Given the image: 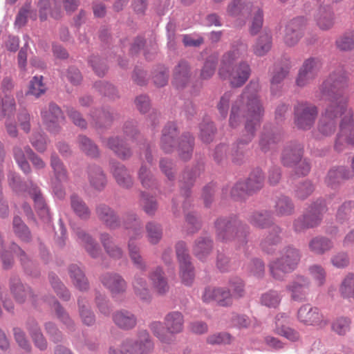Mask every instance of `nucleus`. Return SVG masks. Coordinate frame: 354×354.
Returning <instances> with one entry per match:
<instances>
[{
    "label": "nucleus",
    "instance_id": "f257e3e1",
    "mask_svg": "<svg viewBox=\"0 0 354 354\" xmlns=\"http://www.w3.org/2000/svg\"><path fill=\"white\" fill-rule=\"evenodd\" d=\"M347 85L346 76L341 71L332 73L320 88V99L327 101L328 105L320 118L318 129L323 135H330L336 129L337 118H341L340 132L335 143L337 151H342L339 143L344 140L343 133L354 124L353 111L348 107V97L344 92Z\"/></svg>",
    "mask_w": 354,
    "mask_h": 354
},
{
    "label": "nucleus",
    "instance_id": "f03ea898",
    "mask_svg": "<svg viewBox=\"0 0 354 354\" xmlns=\"http://www.w3.org/2000/svg\"><path fill=\"white\" fill-rule=\"evenodd\" d=\"M259 84L251 82L232 106L230 116V125L232 127H236L242 118L245 120V133L239 144L250 142L260 126L264 110L259 99Z\"/></svg>",
    "mask_w": 354,
    "mask_h": 354
},
{
    "label": "nucleus",
    "instance_id": "7ed1b4c3",
    "mask_svg": "<svg viewBox=\"0 0 354 354\" xmlns=\"http://www.w3.org/2000/svg\"><path fill=\"white\" fill-rule=\"evenodd\" d=\"M246 51L247 46L241 43L223 57L219 75L223 79H229L233 87L241 86L250 77V68L246 62L233 66L234 62L243 56Z\"/></svg>",
    "mask_w": 354,
    "mask_h": 354
},
{
    "label": "nucleus",
    "instance_id": "20e7f679",
    "mask_svg": "<svg viewBox=\"0 0 354 354\" xmlns=\"http://www.w3.org/2000/svg\"><path fill=\"white\" fill-rule=\"evenodd\" d=\"M164 323L165 327L160 322H153L149 328L153 334L164 343H169L173 340V335L182 332L184 318L181 313L172 311L166 315Z\"/></svg>",
    "mask_w": 354,
    "mask_h": 354
},
{
    "label": "nucleus",
    "instance_id": "39448f33",
    "mask_svg": "<svg viewBox=\"0 0 354 354\" xmlns=\"http://www.w3.org/2000/svg\"><path fill=\"white\" fill-rule=\"evenodd\" d=\"M299 250L292 246H287L280 252V257L270 261V272L272 276L278 280H282L286 274L293 271L300 261Z\"/></svg>",
    "mask_w": 354,
    "mask_h": 354
},
{
    "label": "nucleus",
    "instance_id": "423d86ee",
    "mask_svg": "<svg viewBox=\"0 0 354 354\" xmlns=\"http://www.w3.org/2000/svg\"><path fill=\"white\" fill-rule=\"evenodd\" d=\"M124 225L129 230L128 249L131 260L138 269L145 270L146 264L140 254V248L136 243V240L142 236V224L136 215L129 214L126 218Z\"/></svg>",
    "mask_w": 354,
    "mask_h": 354
},
{
    "label": "nucleus",
    "instance_id": "0eeeda50",
    "mask_svg": "<svg viewBox=\"0 0 354 354\" xmlns=\"http://www.w3.org/2000/svg\"><path fill=\"white\" fill-rule=\"evenodd\" d=\"M217 239L221 241H234L243 243L245 241L247 230L245 225L236 218L218 219L216 222Z\"/></svg>",
    "mask_w": 354,
    "mask_h": 354
},
{
    "label": "nucleus",
    "instance_id": "6e6552de",
    "mask_svg": "<svg viewBox=\"0 0 354 354\" xmlns=\"http://www.w3.org/2000/svg\"><path fill=\"white\" fill-rule=\"evenodd\" d=\"M264 175L261 169L257 168L250 174L245 182H239L232 189L231 194L234 198H242L248 194L259 190L263 185Z\"/></svg>",
    "mask_w": 354,
    "mask_h": 354
},
{
    "label": "nucleus",
    "instance_id": "1a4fd4ad",
    "mask_svg": "<svg viewBox=\"0 0 354 354\" xmlns=\"http://www.w3.org/2000/svg\"><path fill=\"white\" fill-rule=\"evenodd\" d=\"M325 205L322 201L317 202L310 207L306 214L298 218L294 223V228L300 232L317 225L322 220V215L325 212Z\"/></svg>",
    "mask_w": 354,
    "mask_h": 354
},
{
    "label": "nucleus",
    "instance_id": "9d476101",
    "mask_svg": "<svg viewBox=\"0 0 354 354\" xmlns=\"http://www.w3.org/2000/svg\"><path fill=\"white\" fill-rule=\"evenodd\" d=\"M295 122L299 129H308L315 122L317 115V107L307 102L299 103L295 108Z\"/></svg>",
    "mask_w": 354,
    "mask_h": 354
},
{
    "label": "nucleus",
    "instance_id": "9b49d317",
    "mask_svg": "<svg viewBox=\"0 0 354 354\" xmlns=\"http://www.w3.org/2000/svg\"><path fill=\"white\" fill-rule=\"evenodd\" d=\"M320 67L321 62L317 58L306 59L299 70L296 84L299 87H304L313 82L317 77Z\"/></svg>",
    "mask_w": 354,
    "mask_h": 354
},
{
    "label": "nucleus",
    "instance_id": "f8f14e48",
    "mask_svg": "<svg viewBox=\"0 0 354 354\" xmlns=\"http://www.w3.org/2000/svg\"><path fill=\"white\" fill-rule=\"evenodd\" d=\"M201 299L205 303L215 301L221 306H230L233 301L230 289L225 287L208 286L204 289Z\"/></svg>",
    "mask_w": 354,
    "mask_h": 354
},
{
    "label": "nucleus",
    "instance_id": "ddd939ff",
    "mask_svg": "<svg viewBox=\"0 0 354 354\" xmlns=\"http://www.w3.org/2000/svg\"><path fill=\"white\" fill-rule=\"evenodd\" d=\"M298 319L306 325L324 326L326 321L317 308L313 307L310 304L303 305L297 313Z\"/></svg>",
    "mask_w": 354,
    "mask_h": 354
},
{
    "label": "nucleus",
    "instance_id": "4468645a",
    "mask_svg": "<svg viewBox=\"0 0 354 354\" xmlns=\"http://www.w3.org/2000/svg\"><path fill=\"white\" fill-rule=\"evenodd\" d=\"M306 20L299 17L290 21L286 27L284 42L289 46H295L304 35Z\"/></svg>",
    "mask_w": 354,
    "mask_h": 354
},
{
    "label": "nucleus",
    "instance_id": "2eb2a0df",
    "mask_svg": "<svg viewBox=\"0 0 354 354\" xmlns=\"http://www.w3.org/2000/svg\"><path fill=\"white\" fill-rule=\"evenodd\" d=\"M286 289L293 300L303 301L309 292V281L306 278L298 276L286 286Z\"/></svg>",
    "mask_w": 354,
    "mask_h": 354
},
{
    "label": "nucleus",
    "instance_id": "dca6fc26",
    "mask_svg": "<svg viewBox=\"0 0 354 354\" xmlns=\"http://www.w3.org/2000/svg\"><path fill=\"white\" fill-rule=\"evenodd\" d=\"M317 26L322 30L330 29L335 24V17L330 6H320L314 15Z\"/></svg>",
    "mask_w": 354,
    "mask_h": 354
},
{
    "label": "nucleus",
    "instance_id": "f3484780",
    "mask_svg": "<svg viewBox=\"0 0 354 354\" xmlns=\"http://www.w3.org/2000/svg\"><path fill=\"white\" fill-rule=\"evenodd\" d=\"M41 117L51 131H56L58 124L64 120L62 110L54 103H50L48 108L41 111Z\"/></svg>",
    "mask_w": 354,
    "mask_h": 354
},
{
    "label": "nucleus",
    "instance_id": "a211bd4d",
    "mask_svg": "<svg viewBox=\"0 0 354 354\" xmlns=\"http://www.w3.org/2000/svg\"><path fill=\"white\" fill-rule=\"evenodd\" d=\"M101 281L113 295L123 293L126 291L127 283L118 274H105L102 277Z\"/></svg>",
    "mask_w": 354,
    "mask_h": 354
},
{
    "label": "nucleus",
    "instance_id": "6ab92c4d",
    "mask_svg": "<svg viewBox=\"0 0 354 354\" xmlns=\"http://www.w3.org/2000/svg\"><path fill=\"white\" fill-rule=\"evenodd\" d=\"M303 154V147L297 142L288 144L282 153V162L288 167H293L301 160Z\"/></svg>",
    "mask_w": 354,
    "mask_h": 354
},
{
    "label": "nucleus",
    "instance_id": "aec40b11",
    "mask_svg": "<svg viewBox=\"0 0 354 354\" xmlns=\"http://www.w3.org/2000/svg\"><path fill=\"white\" fill-rule=\"evenodd\" d=\"M149 277L151 281V286L157 294L162 295L169 291V286L167 279L161 268L157 267L151 271Z\"/></svg>",
    "mask_w": 354,
    "mask_h": 354
},
{
    "label": "nucleus",
    "instance_id": "412c9836",
    "mask_svg": "<svg viewBox=\"0 0 354 354\" xmlns=\"http://www.w3.org/2000/svg\"><path fill=\"white\" fill-rule=\"evenodd\" d=\"M114 323L120 328L129 330L134 328L137 324V318L131 312L122 310L113 315Z\"/></svg>",
    "mask_w": 354,
    "mask_h": 354
},
{
    "label": "nucleus",
    "instance_id": "4be33fe9",
    "mask_svg": "<svg viewBox=\"0 0 354 354\" xmlns=\"http://www.w3.org/2000/svg\"><path fill=\"white\" fill-rule=\"evenodd\" d=\"M289 317L286 313H280L276 317V330L277 333L285 337L290 341H297L299 338L298 332L295 330L283 326V322L288 319Z\"/></svg>",
    "mask_w": 354,
    "mask_h": 354
},
{
    "label": "nucleus",
    "instance_id": "5701e85b",
    "mask_svg": "<svg viewBox=\"0 0 354 354\" xmlns=\"http://www.w3.org/2000/svg\"><path fill=\"white\" fill-rule=\"evenodd\" d=\"M189 79V67L185 61H180L174 71L172 84L176 88L183 87Z\"/></svg>",
    "mask_w": 354,
    "mask_h": 354
},
{
    "label": "nucleus",
    "instance_id": "b1692460",
    "mask_svg": "<svg viewBox=\"0 0 354 354\" xmlns=\"http://www.w3.org/2000/svg\"><path fill=\"white\" fill-rule=\"evenodd\" d=\"M212 249V241L207 237L199 238L194 245L193 252L201 261H205Z\"/></svg>",
    "mask_w": 354,
    "mask_h": 354
},
{
    "label": "nucleus",
    "instance_id": "393cba45",
    "mask_svg": "<svg viewBox=\"0 0 354 354\" xmlns=\"http://www.w3.org/2000/svg\"><path fill=\"white\" fill-rule=\"evenodd\" d=\"M111 171L119 185L127 188L132 185L131 177L122 165L113 163Z\"/></svg>",
    "mask_w": 354,
    "mask_h": 354
},
{
    "label": "nucleus",
    "instance_id": "a878e982",
    "mask_svg": "<svg viewBox=\"0 0 354 354\" xmlns=\"http://www.w3.org/2000/svg\"><path fill=\"white\" fill-rule=\"evenodd\" d=\"M177 135L176 125L169 123L164 128L161 138V147L165 152H170L175 143L174 138Z\"/></svg>",
    "mask_w": 354,
    "mask_h": 354
},
{
    "label": "nucleus",
    "instance_id": "bb28decb",
    "mask_svg": "<svg viewBox=\"0 0 354 354\" xmlns=\"http://www.w3.org/2000/svg\"><path fill=\"white\" fill-rule=\"evenodd\" d=\"M97 214L100 220L111 228H115L118 226V219L109 207L100 205L97 207Z\"/></svg>",
    "mask_w": 354,
    "mask_h": 354
},
{
    "label": "nucleus",
    "instance_id": "cd10ccee",
    "mask_svg": "<svg viewBox=\"0 0 354 354\" xmlns=\"http://www.w3.org/2000/svg\"><path fill=\"white\" fill-rule=\"evenodd\" d=\"M88 180L91 185L96 189H102L105 187L106 180L101 168L96 166L88 169Z\"/></svg>",
    "mask_w": 354,
    "mask_h": 354
},
{
    "label": "nucleus",
    "instance_id": "c85d7f7f",
    "mask_svg": "<svg viewBox=\"0 0 354 354\" xmlns=\"http://www.w3.org/2000/svg\"><path fill=\"white\" fill-rule=\"evenodd\" d=\"M76 234L82 241L88 253L93 258L97 257L100 253V250L95 241L82 230L78 229L76 231Z\"/></svg>",
    "mask_w": 354,
    "mask_h": 354
},
{
    "label": "nucleus",
    "instance_id": "c756f323",
    "mask_svg": "<svg viewBox=\"0 0 354 354\" xmlns=\"http://www.w3.org/2000/svg\"><path fill=\"white\" fill-rule=\"evenodd\" d=\"M280 232L281 229L278 226L272 227V232L261 242V247L264 251L268 253H272L276 249L277 244L281 241Z\"/></svg>",
    "mask_w": 354,
    "mask_h": 354
},
{
    "label": "nucleus",
    "instance_id": "7c9ffc66",
    "mask_svg": "<svg viewBox=\"0 0 354 354\" xmlns=\"http://www.w3.org/2000/svg\"><path fill=\"white\" fill-rule=\"evenodd\" d=\"M51 167L54 171L55 179L53 183H62L67 181V171L62 162L55 155L51 156Z\"/></svg>",
    "mask_w": 354,
    "mask_h": 354
},
{
    "label": "nucleus",
    "instance_id": "2f4dec72",
    "mask_svg": "<svg viewBox=\"0 0 354 354\" xmlns=\"http://www.w3.org/2000/svg\"><path fill=\"white\" fill-rule=\"evenodd\" d=\"M133 287L135 294L142 300H148L150 299V291L144 277L136 275L133 281Z\"/></svg>",
    "mask_w": 354,
    "mask_h": 354
},
{
    "label": "nucleus",
    "instance_id": "473e14b6",
    "mask_svg": "<svg viewBox=\"0 0 354 354\" xmlns=\"http://www.w3.org/2000/svg\"><path fill=\"white\" fill-rule=\"evenodd\" d=\"M69 273L74 285L80 290H85L88 287L86 278L80 268L77 265H71L69 268Z\"/></svg>",
    "mask_w": 354,
    "mask_h": 354
},
{
    "label": "nucleus",
    "instance_id": "72a5a7b5",
    "mask_svg": "<svg viewBox=\"0 0 354 354\" xmlns=\"http://www.w3.org/2000/svg\"><path fill=\"white\" fill-rule=\"evenodd\" d=\"M272 37L268 33L262 34L253 46V52L257 56L266 55L271 48Z\"/></svg>",
    "mask_w": 354,
    "mask_h": 354
},
{
    "label": "nucleus",
    "instance_id": "f704fd0d",
    "mask_svg": "<svg viewBox=\"0 0 354 354\" xmlns=\"http://www.w3.org/2000/svg\"><path fill=\"white\" fill-rule=\"evenodd\" d=\"M352 178H353V172L344 167L331 169L328 174V181L330 184L339 183L341 180Z\"/></svg>",
    "mask_w": 354,
    "mask_h": 354
},
{
    "label": "nucleus",
    "instance_id": "c9c22d12",
    "mask_svg": "<svg viewBox=\"0 0 354 354\" xmlns=\"http://www.w3.org/2000/svg\"><path fill=\"white\" fill-rule=\"evenodd\" d=\"M100 239L104 250L111 257L120 259L122 257V250L113 243L112 238L108 234H102Z\"/></svg>",
    "mask_w": 354,
    "mask_h": 354
},
{
    "label": "nucleus",
    "instance_id": "e433bc0d",
    "mask_svg": "<svg viewBox=\"0 0 354 354\" xmlns=\"http://www.w3.org/2000/svg\"><path fill=\"white\" fill-rule=\"evenodd\" d=\"M11 291L19 303H23L27 297H31L32 294L29 288L27 289L19 280H15L11 284Z\"/></svg>",
    "mask_w": 354,
    "mask_h": 354
},
{
    "label": "nucleus",
    "instance_id": "4c0bfd02",
    "mask_svg": "<svg viewBox=\"0 0 354 354\" xmlns=\"http://www.w3.org/2000/svg\"><path fill=\"white\" fill-rule=\"evenodd\" d=\"M309 247L313 252L316 254H323L330 250L333 247V244L330 241L326 238L316 237L310 241Z\"/></svg>",
    "mask_w": 354,
    "mask_h": 354
},
{
    "label": "nucleus",
    "instance_id": "58836bf2",
    "mask_svg": "<svg viewBox=\"0 0 354 354\" xmlns=\"http://www.w3.org/2000/svg\"><path fill=\"white\" fill-rule=\"evenodd\" d=\"M293 212L294 205L289 198L283 196L278 198L275 205V213L277 215H290Z\"/></svg>",
    "mask_w": 354,
    "mask_h": 354
},
{
    "label": "nucleus",
    "instance_id": "ea45409f",
    "mask_svg": "<svg viewBox=\"0 0 354 354\" xmlns=\"http://www.w3.org/2000/svg\"><path fill=\"white\" fill-rule=\"evenodd\" d=\"M28 329L32 336L35 346L40 350L46 349L47 347V342L42 333L40 332L37 324L32 321L28 324Z\"/></svg>",
    "mask_w": 354,
    "mask_h": 354
},
{
    "label": "nucleus",
    "instance_id": "a19ab883",
    "mask_svg": "<svg viewBox=\"0 0 354 354\" xmlns=\"http://www.w3.org/2000/svg\"><path fill=\"white\" fill-rule=\"evenodd\" d=\"M194 138L189 134L184 135L179 144V155L187 160L191 158L193 149Z\"/></svg>",
    "mask_w": 354,
    "mask_h": 354
},
{
    "label": "nucleus",
    "instance_id": "79ce46f5",
    "mask_svg": "<svg viewBox=\"0 0 354 354\" xmlns=\"http://www.w3.org/2000/svg\"><path fill=\"white\" fill-rule=\"evenodd\" d=\"M78 144L80 149L87 156L95 158L99 155L97 147L88 138L80 136Z\"/></svg>",
    "mask_w": 354,
    "mask_h": 354
},
{
    "label": "nucleus",
    "instance_id": "37998d69",
    "mask_svg": "<svg viewBox=\"0 0 354 354\" xmlns=\"http://www.w3.org/2000/svg\"><path fill=\"white\" fill-rule=\"evenodd\" d=\"M138 346H136L138 351H141L138 354H147L151 352L153 348V344L150 339L149 333L146 330L141 331L139 333L138 338L136 340Z\"/></svg>",
    "mask_w": 354,
    "mask_h": 354
},
{
    "label": "nucleus",
    "instance_id": "c03bdc74",
    "mask_svg": "<svg viewBox=\"0 0 354 354\" xmlns=\"http://www.w3.org/2000/svg\"><path fill=\"white\" fill-rule=\"evenodd\" d=\"M80 316L84 324L93 325L95 319L94 314L91 311L87 302L82 299H78Z\"/></svg>",
    "mask_w": 354,
    "mask_h": 354
},
{
    "label": "nucleus",
    "instance_id": "a18cd8bd",
    "mask_svg": "<svg viewBox=\"0 0 354 354\" xmlns=\"http://www.w3.org/2000/svg\"><path fill=\"white\" fill-rule=\"evenodd\" d=\"M49 304L51 305L52 309L55 311L58 319H59L61 322H62L63 324L66 325V328L69 330H73L74 329V323L70 318L68 313L60 306V304L55 299H53L52 304L51 301H49Z\"/></svg>",
    "mask_w": 354,
    "mask_h": 354
},
{
    "label": "nucleus",
    "instance_id": "49530a36",
    "mask_svg": "<svg viewBox=\"0 0 354 354\" xmlns=\"http://www.w3.org/2000/svg\"><path fill=\"white\" fill-rule=\"evenodd\" d=\"M54 2L55 8L51 12V16L55 19H59L62 17V10L59 8L61 2L63 3L66 12H73L78 6L77 0H54Z\"/></svg>",
    "mask_w": 354,
    "mask_h": 354
},
{
    "label": "nucleus",
    "instance_id": "de8ad7c7",
    "mask_svg": "<svg viewBox=\"0 0 354 354\" xmlns=\"http://www.w3.org/2000/svg\"><path fill=\"white\" fill-rule=\"evenodd\" d=\"M71 207L75 213L80 218L86 219L90 216V211L84 202L77 196H71Z\"/></svg>",
    "mask_w": 354,
    "mask_h": 354
},
{
    "label": "nucleus",
    "instance_id": "09e8293b",
    "mask_svg": "<svg viewBox=\"0 0 354 354\" xmlns=\"http://www.w3.org/2000/svg\"><path fill=\"white\" fill-rule=\"evenodd\" d=\"M179 274L182 283L185 286H191L194 280L195 274L192 263L179 265Z\"/></svg>",
    "mask_w": 354,
    "mask_h": 354
},
{
    "label": "nucleus",
    "instance_id": "8fccbe9b",
    "mask_svg": "<svg viewBox=\"0 0 354 354\" xmlns=\"http://www.w3.org/2000/svg\"><path fill=\"white\" fill-rule=\"evenodd\" d=\"M13 230L15 234L23 241H28L30 239V232L27 226L23 223L19 216L14 217Z\"/></svg>",
    "mask_w": 354,
    "mask_h": 354
},
{
    "label": "nucleus",
    "instance_id": "3c124183",
    "mask_svg": "<svg viewBox=\"0 0 354 354\" xmlns=\"http://www.w3.org/2000/svg\"><path fill=\"white\" fill-rule=\"evenodd\" d=\"M107 146L122 158H127L131 156L130 149L120 143L118 138H110L107 142Z\"/></svg>",
    "mask_w": 354,
    "mask_h": 354
},
{
    "label": "nucleus",
    "instance_id": "603ef678",
    "mask_svg": "<svg viewBox=\"0 0 354 354\" xmlns=\"http://www.w3.org/2000/svg\"><path fill=\"white\" fill-rule=\"evenodd\" d=\"M148 241L152 244L158 243L162 238V230L160 225L149 222L146 225Z\"/></svg>",
    "mask_w": 354,
    "mask_h": 354
},
{
    "label": "nucleus",
    "instance_id": "864d4df0",
    "mask_svg": "<svg viewBox=\"0 0 354 354\" xmlns=\"http://www.w3.org/2000/svg\"><path fill=\"white\" fill-rule=\"evenodd\" d=\"M250 223L257 227H266L272 223L271 215L266 211L256 212L252 215Z\"/></svg>",
    "mask_w": 354,
    "mask_h": 354
},
{
    "label": "nucleus",
    "instance_id": "5fc2aeb1",
    "mask_svg": "<svg viewBox=\"0 0 354 354\" xmlns=\"http://www.w3.org/2000/svg\"><path fill=\"white\" fill-rule=\"evenodd\" d=\"M339 290L344 297H354V275L353 274L346 275L341 284Z\"/></svg>",
    "mask_w": 354,
    "mask_h": 354
},
{
    "label": "nucleus",
    "instance_id": "6e6d98bb",
    "mask_svg": "<svg viewBox=\"0 0 354 354\" xmlns=\"http://www.w3.org/2000/svg\"><path fill=\"white\" fill-rule=\"evenodd\" d=\"M281 301V297L275 290H270L262 295L261 302L268 308H277Z\"/></svg>",
    "mask_w": 354,
    "mask_h": 354
},
{
    "label": "nucleus",
    "instance_id": "4d7b16f0",
    "mask_svg": "<svg viewBox=\"0 0 354 354\" xmlns=\"http://www.w3.org/2000/svg\"><path fill=\"white\" fill-rule=\"evenodd\" d=\"M29 193L34 200L35 208L40 212L39 214L42 215L48 214V209L46 207L45 202L40 194V191L39 190L38 187L36 186L32 187L29 190Z\"/></svg>",
    "mask_w": 354,
    "mask_h": 354
},
{
    "label": "nucleus",
    "instance_id": "13d9d810",
    "mask_svg": "<svg viewBox=\"0 0 354 354\" xmlns=\"http://www.w3.org/2000/svg\"><path fill=\"white\" fill-rule=\"evenodd\" d=\"M337 47L341 50H350L354 48V30L345 33L336 41Z\"/></svg>",
    "mask_w": 354,
    "mask_h": 354
},
{
    "label": "nucleus",
    "instance_id": "bf43d9fd",
    "mask_svg": "<svg viewBox=\"0 0 354 354\" xmlns=\"http://www.w3.org/2000/svg\"><path fill=\"white\" fill-rule=\"evenodd\" d=\"M46 90V86L43 83V76H35L30 82L28 93L36 97H39L44 93Z\"/></svg>",
    "mask_w": 354,
    "mask_h": 354
},
{
    "label": "nucleus",
    "instance_id": "052dcab7",
    "mask_svg": "<svg viewBox=\"0 0 354 354\" xmlns=\"http://www.w3.org/2000/svg\"><path fill=\"white\" fill-rule=\"evenodd\" d=\"M176 254L179 265L191 263L188 250L183 241H179L176 243Z\"/></svg>",
    "mask_w": 354,
    "mask_h": 354
},
{
    "label": "nucleus",
    "instance_id": "680f3d73",
    "mask_svg": "<svg viewBox=\"0 0 354 354\" xmlns=\"http://www.w3.org/2000/svg\"><path fill=\"white\" fill-rule=\"evenodd\" d=\"M50 279L51 285L57 294L64 300H68L70 298V294L59 279L54 275H50Z\"/></svg>",
    "mask_w": 354,
    "mask_h": 354
},
{
    "label": "nucleus",
    "instance_id": "e2e57ef3",
    "mask_svg": "<svg viewBox=\"0 0 354 354\" xmlns=\"http://www.w3.org/2000/svg\"><path fill=\"white\" fill-rule=\"evenodd\" d=\"M332 329L339 335H345L350 329L349 319L344 317L337 319L332 324Z\"/></svg>",
    "mask_w": 354,
    "mask_h": 354
},
{
    "label": "nucleus",
    "instance_id": "0e129e2a",
    "mask_svg": "<svg viewBox=\"0 0 354 354\" xmlns=\"http://www.w3.org/2000/svg\"><path fill=\"white\" fill-rule=\"evenodd\" d=\"M15 158L18 163L20 168L24 171V173H29L30 171V167L28 162L26 160V156L24 152L19 147H15L13 149Z\"/></svg>",
    "mask_w": 354,
    "mask_h": 354
},
{
    "label": "nucleus",
    "instance_id": "69168bd1",
    "mask_svg": "<svg viewBox=\"0 0 354 354\" xmlns=\"http://www.w3.org/2000/svg\"><path fill=\"white\" fill-rule=\"evenodd\" d=\"M248 5L243 6L241 0H232L227 6V12L230 16L236 17L243 14V10H248Z\"/></svg>",
    "mask_w": 354,
    "mask_h": 354
},
{
    "label": "nucleus",
    "instance_id": "338daca9",
    "mask_svg": "<svg viewBox=\"0 0 354 354\" xmlns=\"http://www.w3.org/2000/svg\"><path fill=\"white\" fill-rule=\"evenodd\" d=\"M309 272L318 286L324 284L326 279V272L323 268L317 265H313L310 267Z\"/></svg>",
    "mask_w": 354,
    "mask_h": 354
},
{
    "label": "nucleus",
    "instance_id": "774afa93",
    "mask_svg": "<svg viewBox=\"0 0 354 354\" xmlns=\"http://www.w3.org/2000/svg\"><path fill=\"white\" fill-rule=\"evenodd\" d=\"M279 140V138L273 133L263 134L260 139L259 145L263 151H267L272 148L274 144Z\"/></svg>",
    "mask_w": 354,
    "mask_h": 354
}]
</instances>
